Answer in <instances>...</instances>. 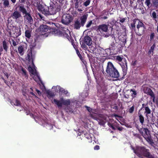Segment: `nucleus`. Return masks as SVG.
I'll list each match as a JSON object with an SVG mask.
<instances>
[{
    "label": "nucleus",
    "instance_id": "6ab92c4d",
    "mask_svg": "<svg viewBox=\"0 0 158 158\" xmlns=\"http://www.w3.org/2000/svg\"><path fill=\"white\" fill-rule=\"evenodd\" d=\"M144 110V114L145 116L147 118L148 117V114L151 113V110L148 106L147 103L145 104Z\"/></svg>",
    "mask_w": 158,
    "mask_h": 158
},
{
    "label": "nucleus",
    "instance_id": "338daca9",
    "mask_svg": "<svg viewBox=\"0 0 158 158\" xmlns=\"http://www.w3.org/2000/svg\"><path fill=\"white\" fill-rule=\"evenodd\" d=\"M7 31H8L9 32L10 36H11V32L10 31V30L9 29H8V30H7Z\"/></svg>",
    "mask_w": 158,
    "mask_h": 158
},
{
    "label": "nucleus",
    "instance_id": "1a4fd4ad",
    "mask_svg": "<svg viewBox=\"0 0 158 158\" xmlns=\"http://www.w3.org/2000/svg\"><path fill=\"white\" fill-rule=\"evenodd\" d=\"M73 20V16L69 14H66L63 15L61 22L64 24L68 25Z\"/></svg>",
    "mask_w": 158,
    "mask_h": 158
},
{
    "label": "nucleus",
    "instance_id": "2eb2a0df",
    "mask_svg": "<svg viewBox=\"0 0 158 158\" xmlns=\"http://www.w3.org/2000/svg\"><path fill=\"white\" fill-rule=\"evenodd\" d=\"M32 52L31 50H30L28 52L27 56L26 57V60H27L29 62H30L31 61L32 64H33V58L32 56Z\"/></svg>",
    "mask_w": 158,
    "mask_h": 158
},
{
    "label": "nucleus",
    "instance_id": "393cba45",
    "mask_svg": "<svg viewBox=\"0 0 158 158\" xmlns=\"http://www.w3.org/2000/svg\"><path fill=\"white\" fill-rule=\"evenodd\" d=\"M123 37L122 36H119L118 38L119 40L123 42V44L125 45L127 42V37L126 35H123Z\"/></svg>",
    "mask_w": 158,
    "mask_h": 158
},
{
    "label": "nucleus",
    "instance_id": "f3484780",
    "mask_svg": "<svg viewBox=\"0 0 158 158\" xmlns=\"http://www.w3.org/2000/svg\"><path fill=\"white\" fill-rule=\"evenodd\" d=\"M21 14L18 11H15L11 15V17L15 19H18L21 17Z\"/></svg>",
    "mask_w": 158,
    "mask_h": 158
},
{
    "label": "nucleus",
    "instance_id": "c85d7f7f",
    "mask_svg": "<svg viewBox=\"0 0 158 158\" xmlns=\"http://www.w3.org/2000/svg\"><path fill=\"white\" fill-rule=\"evenodd\" d=\"M148 94L151 97L153 98V101H154L155 98V95L152 90L150 88L148 89Z\"/></svg>",
    "mask_w": 158,
    "mask_h": 158
},
{
    "label": "nucleus",
    "instance_id": "f257e3e1",
    "mask_svg": "<svg viewBox=\"0 0 158 158\" xmlns=\"http://www.w3.org/2000/svg\"><path fill=\"white\" fill-rule=\"evenodd\" d=\"M130 29L134 30L136 35L141 36L142 35L145 31L146 26L142 22L138 19H135L129 26Z\"/></svg>",
    "mask_w": 158,
    "mask_h": 158
},
{
    "label": "nucleus",
    "instance_id": "a19ab883",
    "mask_svg": "<svg viewBox=\"0 0 158 158\" xmlns=\"http://www.w3.org/2000/svg\"><path fill=\"white\" fill-rule=\"evenodd\" d=\"M85 137L87 139H89V142H91L92 141L91 137H90V135H89V134L88 133H86V134H84Z\"/></svg>",
    "mask_w": 158,
    "mask_h": 158
},
{
    "label": "nucleus",
    "instance_id": "603ef678",
    "mask_svg": "<svg viewBox=\"0 0 158 158\" xmlns=\"http://www.w3.org/2000/svg\"><path fill=\"white\" fill-rule=\"evenodd\" d=\"M12 44L13 46H16L18 44V42L15 41L13 39H12Z\"/></svg>",
    "mask_w": 158,
    "mask_h": 158
},
{
    "label": "nucleus",
    "instance_id": "a211bd4d",
    "mask_svg": "<svg viewBox=\"0 0 158 158\" xmlns=\"http://www.w3.org/2000/svg\"><path fill=\"white\" fill-rule=\"evenodd\" d=\"M138 115L140 123L141 125H143L144 122V118L140 111V110L138 111Z\"/></svg>",
    "mask_w": 158,
    "mask_h": 158
},
{
    "label": "nucleus",
    "instance_id": "052dcab7",
    "mask_svg": "<svg viewBox=\"0 0 158 158\" xmlns=\"http://www.w3.org/2000/svg\"><path fill=\"white\" fill-rule=\"evenodd\" d=\"M112 108L114 109V110H118V106L116 105V104L115 105V106H114Z\"/></svg>",
    "mask_w": 158,
    "mask_h": 158
},
{
    "label": "nucleus",
    "instance_id": "7ed1b4c3",
    "mask_svg": "<svg viewBox=\"0 0 158 158\" xmlns=\"http://www.w3.org/2000/svg\"><path fill=\"white\" fill-rule=\"evenodd\" d=\"M106 71L111 77L117 78L119 77V74L118 71L110 62H109L107 63Z\"/></svg>",
    "mask_w": 158,
    "mask_h": 158
},
{
    "label": "nucleus",
    "instance_id": "4c0bfd02",
    "mask_svg": "<svg viewBox=\"0 0 158 158\" xmlns=\"http://www.w3.org/2000/svg\"><path fill=\"white\" fill-rule=\"evenodd\" d=\"M133 136L138 139H139L140 140H142V138L139 134L138 133H134L133 134Z\"/></svg>",
    "mask_w": 158,
    "mask_h": 158
},
{
    "label": "nucleus",
    "instance_id": "6e6d98bb",
    "mask_svg": "<svg viewBox=\"0 0 158 158\" xmlns=\"http://www.w3.org/2000/svg\"><path fill=\"white\" fill-rule=\"evenodd\" d=\"M38 15L40 19L43 20H44V17L43 16L40 14H39Z\"/></svg>",
    "mask_w": 158,
    "mask_h": 158
},
{
    "label": "nucleus",
    "instance_id": "412c9836",
    "mask_svg": "<svg viewBox=\"0 0 158 158\" xmlns=\"http://www.w3.org/2000/svg\"><path fill=\"white\" fill-rule=\"evenodd\" d=\"M74 2L75 8L78 9L79 7H81L82 5H81L82 2L81 0H74Z\"/></svg>",
    "mask_w": 158,
    "mask_h": 158
},
{
    "label": "nucleus",
    "instance_id": "bb28decb",
    "mask_svg": "<svg viewBox=\"0 0 158 158\" xmlns=\"http://www.w3.org/2000/svg\"><path fill=\"white\" fill-rule=\"evenodd\" d=\"M28 70L29 72L32 74L33 75H36L37 74V73L36 70L33 69L31 66H29L28 67Z\"/></svg>",
    "mask_w": 158,
    "mask_h": 158
},
{
    "label": "nucleus",
    "instance_id": "79ce46f5",
    "mask_svg": "<svg viewBox=\"0 0 158 158\" xmlns=\"http://www.w3.org/2000/svg\"><path fill=\"white\" fill-rule=\"evenodd\" d=\"M75 50L76 51V53H77V55H78V56L79 57L80 59L81 60H83V57H82V56H81V54H80L78 49L77 48V49H76Z\"/></svg>",
    "mask_w": 158,
    "mask_h": 158
},
{
    "label": "nucleus",
    "instance_id": "e433bc0d",
    "mask_svg": "<svg viewBox=\"0 0 158 158\" xmlns=\"http://www.w3.org/2000/svg\"><path fill=\"white\" fill-rule=\"evenodd\" d=\"M59 92H61L62 93H63L65 94H67L68 92L67 90H65L63 88H60L59 90Z\"/></svg>",
    "mask_w": 158,
    "mask_h": 158
},
{
    "label": "nucleus",
    "instance_id": "ea45409f",
    "mask_svg": "<svg viewBox=\"0 0 158 158\" xmlns=\"http://www.w3.org/2000/svg\"><path fill=\"white\" fill-rule=\"evenodd\" d=\"M22 72V74L23 75H24L25 77H27V71L26 70L23 68H22L21 69Z\"/></svg>",
    "mask_w": 158,
    "mask_h": 158
},
{
    "label": "nucleus",
    "instance_id": "c756f323",
    "mask_svg": "<svg viewBox=\"0 0 158 158\" xmlns=\"http://www.w3.org/2000/svg\"><path fill=\"white\" fill-rule=\"evenodd\" d=\"M156 47V44L155 43H154L153 45L151 46L149 50L148 54V55H150L151 54L152 52H153L155 48Z\"/></svg>",
    "mask_w": 158,
    "mask_h": 158
},
{
    "label": "nucleus",
    "instance_id": "39448f33",
    "mask_svg": "<svg viewBox=\"0 0 158 158\" xmlns=\"http://www.w3.org/2000/svg\"><path fill=\"white\" fill-rule=\"evenodd\" d=\"M139 133L145 139L150 143H153V141L152 138L150 131L147 128H141L138 129Z\"/></svg>",
    "mask_w": 158,
    "mask_h": 158
},
{
    "label": "nucleus",
    "instance_id": "c9c22d12",
    "mask_svg": "<svg viewBox=\"0 0 158 158\" xmlns=\"http://www.w3.org/2000/svg\"><path fill=\"white\" fill-rule=\"evenodd\" d=\"M155 36V33L153 32H151L150 35L149 40L151 41H153Z\"/></svg>",
    "mask_w": 158,
    "mask_h": 158
},
{
    "label": "nucleus",
    "instance_id": "ddd939ff",
    "mask_svg": "<svg viewBox=\"0 0 158 158\" xmlns=\"http://www.w3.org/2000/svg\"><path fill=\"white\" fill-rule=\"evenodd\" d=\"M24 20L27 23L30 25L32 24L33 23V18L30 12H28V13H27V14L25 15L24 16Z\"/></svg>",
    "mask_w": 158,
    "mask_h": 158
},
{
    "label": "nucleus",
    "instance_id": "cd10ccee",
    "mask_svg": "<svg viewBox=\"0 0 158 158\" xmlns=\"http://www.w3.org/2000/svg\"><path fill=\"white\" fill-rule=\"evenodd\" d=\"M10 103L12 105L17 106H21L19 101L18 100H16L15 101H10Z\"/></svg>",
    "mask_w": 158,
    "mask_h": 158
},
{
    "label": "nucleus",
    "instance_id": "f8f14e48",
    "mask_svg": "<svg viewBox=\"0 0 158 158\" xmlns=\"http://www.w3.org/2000/svg\"><path fill=\"white\" fill-rule=\"evenodd\" d=\"M97 30L101 33L106 32L108 31V26L105 24L100 25L98 26Z\"/></svg>",
    "mask_w": 158,
    "mask_h": 158
},
{
    "label": "nucleus",
    "instance_id": "69168bd1",
    "mask_svg": "<svg viewBox=\"0 0 158 158\" xmlns=\"http://www.w3.org/2000/svg\"><path fill=\"white\" fill-rule=\"evenodd\" d=\"M123 128L122 127H118L117 128L120 131H122Z\"/></svg>",
    "mask_w": 158,
    "mask_h": 158
},
{
    "label": "nucleus",
    "instance_id": "b1692460",
    "mask_svg": "<svg viewBox=\"0 0 158 158\" xmlns=\"http://www.w3.org/2000/svg\"><path fill=\"white\" fill-rule=\"evenodd\" d=\"M19 10L23 13V15H25L27 14V13H28L23 5L19 6Z\"/></svg>",
    "mask_w": 158,
    "mask_h": 158
},
{
    "label": "nucleus",
    "instance_id": "9b49d317",
    "mask_svg": "<svg viewBox=\"0 0 158 158\" xmlns=\"http://www.w3.org/2000/svg\"><path fill=\"white\" fill-rule=\"evenodd\" d=\"M41 122L42 123V125L48 129L51 130L53 127V125L49 123L47 118L45 117L42 118Z\"/></svg>",
    "mask_w": 158,
    "mask_h": 158
},
{
    "label": "nucleus",
    "instance_id": "e2e57ef3",
    "mask_svg": "<svg viewBox=\"0 0 158 158\" xmlns=\"http://www.w3.org/2000/svg\"><path fill=\"white\" fill-rule=\"evenodd\" d=\"M145 105L143 103V104H142V107L140 108V109L139 110H140V111H141V110H142V109H143V108H144L145 109Z\"/></svg>",
    "mask_w": 158,
    "mask_h": 158
},
{
    "label": "nucleus",
    "instance_id": "680f3d73",
    "mask_svg": "<svg viewBox=\"0 0 158 158\" xmlns=\"http://www.w3.org/2000/svg\"><path fill=\"white\" fill-rule=\"evenodd\" d=\"M87 56L90 61H91V60H92L93 58H92V56L91 55L88 54Z\"/></svg>",
    "mask_w": 158,
    "mask_h": 158
},
{
    "label": "nucleus",
    "instance_id": "20e7f679",
    "mask_svg": "<svg viewBox=\"0 0 158 158\" xmlns=\"http://www.w3.org/2000/svg\"><path fill=\"white\" fill-rule=\"evenodd\" d=\"M87 18V15H84L79 18L76 19L73 24L74 29L79 30L80 27L84 26Z\"/></svg>",
    "mask_w": 158,
    "mask_h": 158
},
{
    "label": "nucleus",
    "instance_id": "423d86ee",
    "mask_svg": "<svg viewBox=\"0 0 158 158\" xmlns=\"http://www.w3.org/2000/svg\"><path fill=\"white\" fill-rule=\"evenodd\" d=\"M39 29L41 34L42 35L45 34L46 32L52 34H56L57 32V30L56 29H51L50 27L45 25H40Z\"/></svg>",
    "mask_w": 158,
    "mask_h": 158
},
{
    "label": "nucleus",
    "instance_id": "a878e982",
    "mask_svg": "<svg viewBox=\"0 0 158 158\" xmlns=\"http://www.w3.org/2000/svg\"><path fill=\"white\" fill-rule=\"evenodd\" d=\"M117 44L116 42H113L110 44L109 49L110 50H114L116 49L117 46Z\"/></svg>",
    "mask_w": 158,
    "mask_h": 158
},
{
    "label": "nucleus",
    "instance_id": "0eeeda50",
    "mask_svg": "<svg viewBox=\"0 0 158 158\" xmlns=\"http://www.w3.org/2000/svg\"><path fill=\"white\" fill-rule=\"evenodd\" d=\"M116 59L119 62H122L120 64L123 72V76L122 79L124 78V77L127 74V62L125 58H123L119 56H116Z\"/></svg>",
    "mask_w": 158,
    "mask_h": 158
},
{
    "label": "nucleus",
    "instance_id": "aec40b11",
    "mask_svg": "<svg viewBox=\"0 0 158 158\" xmlns=\"http://www.w3.org/2000/svg\"><path fill=\"white\" fill-rule=\"evenodd\" d=\"M8 42H7L6 40H4L3 41L2 43V46L5 52H7L8 49Z\"/></svg>",
    "mask_w": 158,
    "mask_h": 158
},
{
    "label": "nucleus",
    "instance_id": "5fc2aeb1",
    "mask_svg": "<svg viewBox=\"0 0 158 158\" xmlns=\"http://www.w3.org/2000/svg\"><path fill=\"white\" fill-rule=\"evenodd\" d=\"M85 107L86 108L87 110L89 112L92 111V109L90 107H89L87 106H85Z\"/></svg>",
    "mask_w": 158,
    "mask_h": 158
},
{
    "label": "nucleus",
    "instance_id": "37998d69",
    "mask_svg": "<svg viewBox=\"0 0 158 158\" xmlns=\"http://www.w3.org/2000/svg\"><path fill=\"white\" fill-rule=\"evenodd\" d=\"M151 0H146L145 2V4L149 8L150 7V5L151 4Z\"/></svg>",
    "mask_w": 158,
    "mask_h": 158
},
{
    "label": "nucleus",
    "instance_id": "8fccbe9b",
    "mask_svg": "<svg viewBox=\"0 0 158 158\" xmlns=\"http://www.w3.org/2000/svg\"><path fill=\"white\" fill-rule=\"evenodd\" d=\"M131 91L132 92V97H135V96L137 94L135 90L131 89Z\"/></svg>",
    "mask_w": 158,
    "mask_h": 158
},
{
    "label": "nucleus",
    "instance_id": "09e8293b",
    "mask_svg": "<svg viewBox=\"0 0 158 158\" xmlns=\"http://www.w3.org/2000/svg\"><path fill=\"white\" fill-rule=\"evenodd\" d=\"M127 18H120V19L119 20L120 22H121V23H123L124 22H126L127 20Z\"/></svg>",
    "mask_w": 158,
    "mask_h": 158
},
{
    "label": "nucleus",
    "instance_id": "bf43d9fd",
    "mask_svg": "<svg viewBox=\"0 0 158 158\" xmlns=\"http://www.w3.org/2000/svg\"><path fill=\"white\" fill-rule=\"evenodd\" d=\"M100 147L99 146L96 145L94 148V149L95 150H98L99 149Z\"/></svg>",
    "mask_w": 158,
    "mask_h": 158
},
{
    "label": "nucleus",
    "instance_id": "f704fd0d",
    "mask_svg": "<svg viewBox=\"0 0 158 158\" xmlns=\"http://www.w3.org/2000/svg\"><path fill=\"white\" fill-rule=\"evenodd\" d=\"M135 108V105H133L131 107L128 109V112L130 114L132 113L134 111Z\"/></svg>",
    "mask_w": 158,
    "mask_h": 158
},
{
    "label": "nucleus",
    "instance_id": "864d4df0",
    "mask_svg": "<svg viewBox=\"0 0 158 158\" xmlns=\"http://www.w3.org/2000/svg\"><path fill=\"white\" fill-rule=\"evenodd\" d=\"M108 126L110 127H111L112 129L113 130H115V128L114 127L113 124L112 123H109L108 124Z\"/></svg>",
    "mask_w": 158,
    "mask_h": 158
},
{
    "label": "nucleus",
    "instance_id": "c03bdc74",
    "mask_svg": "<svg viewBox=\"0 0 158 158\" xmlns=\"http://www.w3.org/2000/svg\"><path fill=\"white\" fill-rule=\"evenodd\" d=\"M90 2V0H87L83 3V5L85 7H86L89 5Z\"/></svg>",
    "mask_w": 158,
    "mask_h": 158
},
{
    "label": "nucleus",
    "instance_id": "774afa93",
    "mask_svg": "<svg viewBox=\"0 0 158 158\" xmlns=\"http://www.w3.org/2000/svg\"><path fill=\"white\" fill-rule=\"evenodd\" d=\"M36 91L39 95L41 94L40 91L38 89H36Z\"/></svg>",
    "mask_w": 158,
    "mask_h": 158
},
{
    "label": "nucleus",
    "instance_id": "4468645a",
    "mask_svg": "<svg viewBox=\"0 0 158 158\" xmlns=\"http://www.w3.org/2000/svg\"><path fill=\"white\" fill-rule=\"evenodd\" d=\"M109 16L108 12L106 10H104L100 13L99 17L100 19H106L108 18Z\"/></svg>",
    "mask_w": 158,
    "mask_h": 158
},
{
    "label": "nucleus",
    "instance_id": "9d476101",
    "mask_svg": "<svg viewBox=\"0 0 158 158\" xmlns=\"http://www.w3.org/2000/svg\"><path fill=\"white\" fill-rule=\"evenodd\" d=\"M53 101L54 103L57 105L59 108L62 107L63 105L68 106L70 105L71 103L70 100L69 99L63 100V103H62L61 101L55 99H54Z\"/></svg>",
    "mask_w": 158,
    "mask_h": 158
},
{
    "label": "nucleus",
    "instance_id": "0e129e2a",
    "mask_svg": "<svg viewBox=\"0 0 158 158\" xmlns=\"http://www.w3.org/2000/svg\"><path fill=\"white\" fill-rule=\"evenodd\" d=\"M137 63V60H135L134 61H132V65L133 66H135Z\"/></svg>",
    "mask_w": 158,
    "mask_h": 158
},
{
    "label": "nucleus",
    "instance_id": "f03ea898",
    "mask_svg": "<svg viewBox=\"0 0 158 158\" xmlns=\"http://www.w3.org/2000/svg\"><path fill=\"white\" fill-rule=\"evenodd\" d=\"M39 10L41 11L42 13L45 16H48L50 15L55 14L57 12L60 10V7L56 6L54 4L51 5L49 7H44L41 6V7L39 6Z\"/></svg>",
    "mask_w": 158,
    "mask_h": 158
},
{
    "label": "nucleus",
    "instance_id": "dca6fc26",
    "mask_svg": "<svg viewBox=\"0 0 158 158\" xmlns=\"http://www.w3.org/2000/svg\"><path fill=\"white\" fill-rule=\"evenodd\" d=\"M156 11H154L150 13V15L152 19L156 22H157L156 19H158V10H156Z\"/></svg>",
    "mask_w": 158,
    "mask_h": 158
},
{
    "label": "nucleus",
    "instance_id": "49530a36",
    "mask_svg": "<svg viewBox=\"0 0 158 158\" xmlns=\"http://www.w3.org/2000/svg\"><path fill=\"white\" fill-rule=\"evenodd\" d=\"M71 43L72 45L73 46L75 50L78 48L77 46L75 45L73 40H71Z\"/></svg>",
    "mask_w": 158,
    "mask_h": 158
},
{
    "label": "nucleus",
    "instance_id": "3c124183",
    "mask_svg": "<svg viewBox=\"0 0 158 158\" xmlns=\"http://www.w3.org/2000/svg\"><path fill=\"white\" fill-rule=\"evenodd\" d=\"M36 75V76L35 77H34V79L35 81H39L40 80V77L37 75V74Z\"/></svg>",
    "mask_w": 158,
    "mask_h": 158
},
{
    "label": "nucleus",
    "instance_id": "72a5a7b5",
    "mask_svg": "<svg viewBox=\"0 0 158 158\" xmlns=\"http://www.w3.org/2000/svg\"><path fill=\"white\" fill-rule=\"evenodd\" d=\"M152 3L154 7L156 8L158 7V0H152Z\"/></svg>",
    "mask_w": 158,
    "mask_h": 158
},
{
    "label": "nucleus",
    "instance_id": "5701e85b",
    "mask_svg": "<svg viewBox=\"0 0 158 158\" xmlns=\"http://www.w3.org/2000/svg\"><path fill=\"white\" fill-rule=\"evenodd\" d=\"M18 52L21 56L23 55L24 52V48L23 45H20L18 48Z\"/></svg>",
    "mask_w": 158,
    "mask_h": 158
},
{
    "label": "nucleus",
    "instance_id": "6e6552de",
    "mask_svg": "<svg viewBox=\"0 0 158 158\" xmlns=\"http://www.w3.org/2000/svg\"><path fill=\"white\" fill-rule=\"evenodd\" d=\"M92 43V39L89 36L86 35L85 36L81 44V47L84 49L87 48V45L90 46Z\"/></svg>",
    "mask_w": 158,
    "mask_h": 158
},
{
    "label": "nucleus",
    "instance_id": "de8ad7c7",
    "mask_svg": "<svg viewBox=\"0 0 158 158\" xmlns=\"http://www.w3.org/2000/svg\"><path fill=\"white\" fill-rule=\"evenodd\" d=\"M92 23L93 22L92 20H90L88 22L86 26V27L87 28L91 26Z\"/></svg>",
    "mask_w": 158,
    "mask_h": 158
},
{
    "label": "nucleus",
    "instance_id": "4d7b16f0",
    "mask_svg": "<svg viewBox=\"0 0 158 158\" xmlns=\"http://www.w3.org/2000/svg\"><path fill=\"white\" fill-rule=\"evenodd\" d=\"M2 79H3V80L4 81V82L6 84V85L8 86H9L8 84H9V83H10V82H8V81H6L5 79L4 78H2Z\"/></svg>",
    "mask_w": 158,
    "mask_h": 158
},
{
    "label": "nucleus",
    "instance_id": "473e14b6",
    "mask_svg": "<svg viewBox=\"0 0 158 158\" xmlns=\"http://www.w3.org/2000/svg\"><path fill=\"white\" fill-rule=\"evenodd\" d=\"M25 36L28 39H29L31 36V31L29 30H27L25 32Z\"/></svg>",
    "mask_w": 158,
    "mask_h": 158
},
{
    "label": "nucleus",
    "instance_id": "4be33fe9",
    "mask_svg": "<svg viewBox=\"0 0 158 158\" xmlns=\"http://www.w3.org/2000/svg\"><path fill=\"white\" fill-rule=\"evenodd\" d=\"M92 69L93 73L94 75L95 74H96L97 73L99 72V66L98 65H94V67H92Z\"/></svg>",
    "mask_w": 158,
    "mask_h": 158
},
{
    "label": "nucleus",
    "instance_id": "a18cd8bd",
    "mask_svg": "<svg viewBox=\"0 0 158 158\" xmlns=\"http://www.w3.org/2000/svg\"><path fill=\"white\" fill-rule=\"evenodd\" d=\"M36 45V44L35 41L34 42L31 43V45L30 50H32V49H33L35 47Z\"/></svg>",
    "mask_w": 158,
    "mask_h": 158
},
{
    "label": "nucleus",
    "instance_id": "58836bf2",
    "mask_svg": "<svg viewBox=\"0 0 158 158\" xmlns=\"http://www.w3.org/2000/svg\"><path fill=\"white\" fill-rule=\"evenodd\" d=\"M17 31H15L16 34H15V35L16 37H18L19 36H20L21 34V30L20 29H16Z\"/></svg>",
    "mask_w": 158,
    "mask_h": 158
},
{
    "label": "nucleus",
    "instance_id": "2f4dec72",
    "mask_svg": "<svg viewBox=\"0 0 158 158\" xmlns=\"http://www.w3.org/2000/svg\"><path fill=\"white\" fill-rule=\"evenodd\" d=\"M3 6L4 7H10V3L9 0H2Z\"/></svg>",
    "mask_w": 158,
    "mask_h": 158
},
{
    "label": "nucleus",
    "instance_id": "13d9d810",
    "mask_svg": "<svg viewBox=\"0 0 158 158\" xmlns=\"http://www.w3.org/2000/svg\"><path fill=\"white\" fill-rule=\"evenodd\" d=\"M105 123L103 120H101L99 122V123L100 125H104L105 124Z\"/></svg>",
    "mask_w": 158,
    "mask_h": 158
},
{
    "label": "nucleus",
    "instance_id": "7c9ffc66",
    "mask_svg": "<svg viewBox=\"0 0 158 158\" xmlns=\"http://www.w3.org/2000/svg\"><path fill=\"white\" fill-rule=\"evenodd\" d=\"M46 94H47V97L48 98L52 97L55 95L53 92L49 90H48L46 91Z\"/></svg>",
    "mask_w": 158,
    "mask_h": 158
}]
</instances>
